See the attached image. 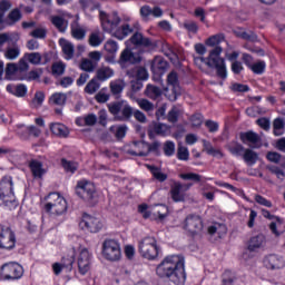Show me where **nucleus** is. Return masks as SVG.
<instances>
[{
  "mask_svg": "<svg viewBox=\"0 0 285 285\" xmlns=\"http://www.w3.org/2000/svg\"><path fill=\"white\" fill-rule=\"evenodd\" d=\"M141 61V55L130 49H124L120 53L118 63H139Z\"/></svg>",
  "mask_w": 285,
  "mask_h": 285,
  "instance_id": "obj_18",
  "label": "nucleus"
},
{
  "mask_svg": "<svg viewBox=\"0 0 285 285\" xmlns=\"http://www.w3.org/2000/svg\"><path fill=\"white\" fill-rule=\"evenodd\" d=\"M102 30L112 35V31L117 29L121 23V18L117 12L106 13L105 11L99 12Z\"/></svg>",
  "mask_w": 285,
  "mask_h": 285,
  "instance_id": "obj_10",
  "label": "nucleus"
},
{
  "mask_svg": "<svg viewBox=\"0 0 285 285\" xmlns=\"http://www.w3.org/2000/svg\"><path fill=\"white\" fill-rule=\"evenodd\" d=\"M47 203L45 204L46 213L50 215H63L68 210V203L58 193H51L46 198Z\"/></svg>",
  "mask_w": 285,
  "mask_h": 285,
  "instance_id": "obj_5",
  "label": "nucleus"
},
{
  "mask_svg": "<svg viewBox=\"0 0 285 285\" xmlns=\"http://www.w3.org/2000/svg\"><path fill=\"white\" fill-rule=\"evenodd\" d=\"M24 57L27 61L33 66H39V63H41V53L39 52L26 53Z\"/></svg>",
  "mask_w": 285,
  "mask_h": 285,
  "instance_id": "obj_53",
  "label": "nucleus"
},
{
  "mask_svg": "<svg viewBox=\"0 0 285 285\" xmlns=\"http://www.w3.org/2000/svg\"><path fill=\"white\" fill-rule=\"evenodd\" d=\"M21 9L20 8H16L13 10H11L7 17V23L9 26H14V23H18V21H21Z\"/></svg>",
  "mask_w": 285,
  "mask_h": 285,
  "instance_id": "obj_39",
  "label": "nucleus"
},
{
  "mask_svg": "<svg viewBox=\"0 0 285 285\" xmlns=\"http://www.w3.org/2000/svg\"><path fill=\"white\" fill-rule=\"evenodd\" d=\"M80 226L81 228H85V230H89V233H99V230L104 228V224H101V220L90 215H85L82 217Z\"/></svg>",
  "mask_w": 285,
  "mask_h": 285,
  "instance_id": "obj_15",
  "label": "nucleus"
},
{
  "mask_svg": "<svg viewBox=\"0 0 285 285\" xmlns=\"http://www.w3.org/2000/svg\"><path fill=\"white\" fill-rule=\"evenodd\" d=\"M102 255L109 262H119L121 259V246L115 239H106L102 243Z\"/></svg>",
  "mask_w": 285,
  "mask_h": 285,
  "instance_id": "obj_8",
  "label": "nucleus"
},
{
  "mask_svg": "<svg viewBox=\"0 0 285 285\" xmlns=\"http://www.w3.org/2000/svg\"><path fill=\"white\" fill-rule=\"evenodd\" d=\"M0 202H2L9 210H12L18 206L11 176H4L0 180Z\"/></svg>",
  "mask_w": 285,
  "mask_h": 285,
  "instance_id": "obj_4",
  "label": "nucleus"
},
{
  "mask_svg": "<svg viewBox=\"0 0 285 285\" xmlns=\"http://www.w3.org/2000/svg\"><path fill=\"white\" fill-rule=\"evenodd\" d=\"M92 259V254L88 248L83 247L80 249L78 255V271L81 275H86L90 271V262Z\"/></svg>",
  "mask_w": 285,
  "mask_h": 285,
  "instance_id": "obj_14",
  "label": "nucleus"
},
{
  "mask_svg": "<svg viewBox=\"0 0 285 285\" xmlns=\"http://www.w3.org/2000/svg\"><path fill=\"white\" fill-rule=\"evenodd\" d=\"M179 115H181V110L177 107H173L168 112L167 119L170 124H177L179 120Z\"/></svg>",
  "mask_w": 285,
  "mask_h": 285,
  "instance_id": "obj_52",
  "label": "nucleus"
},
{
  "mask_svg": "<svg viewBox=\"0 0 285 285\" xmlns=\"http://www.w3.org/2000/svg\"><path fill=\"white\" fill-rule=\"evenodd\" d=\"M264 246H266V236L258 234L249 239L247 248L250 253H257Z\"/></svg>",
  "mask_w": 285,
  "mask_h": 285,
  "instance_id": "obj_22",
  "label": "nucleus"
},
{
  "mask_svg": "<svg viewBox=\"0 0 285 285\" xmlns=\"http://www.w3.org/2000/svg\"><path fill=\"white\" fill-rule=\"evenodd\" d=\"M19 55H21V48L19 46L14 45L13 47H8L4 51L6 59H9V61H14V59H19Z\"/></svg>",
  "mask_w": 285,
  "mask_h": 285,
  "instance_id": "obj_38",
  "label": "nucleus"
},
{
  "mask_svg": "<svg viewBox=\"0 0 285 285\" xmlns=\"http://www.w3.org/2000/svg\"><path fill=\"white\" fill-rule=\"evenodd\" d=\"M208 234L218 235V237H222V235H226V226L222 224H215L213 226H209Z\"/></svg>",
  "mask_w": 285,
  "mask_h": 285,
  "instance_id": "obj_49",
  "label": "nucleus"
},
{
  "mask_svg": "<svg viewBox=\"0 0 285 285\" xmlns=\"http://www.w3.org/2000/svg\"><path fill=\"white\" fill-rule=\"evenodd\" d=\"M164 92L169 101H177V98L181 95V87H167Z\"/></svg>",
  "mask_w": 285,
  "mask_h": 285,
  "instance_id": "obj_33",
  "label": "nucleus"
},
{
  "mask_svg": "<svg viewBox=\"0 0 285 285\" xmlns=\"http://www.w3.org/2000/svg\"><path fill=\"white\" fill-rule=\"evenodd\" d=\"M190 188H193V183L181 184L179 181H174L169 190L173 202H186V193H188Z\"/></svg>",
  "mask_w": 285,
  "mask_h": 285,
  "instance_id": "obj_12",
  "label": "nucleus"
},
{
  "mask_svg": "<svg viewBox=\"0 0 285 285\" xmlns=\"http://www.w3.org/2000/svg\"><path fill=\"white\" fill-rule=\"evenodd\" d=\"M108 110L114 116L115 121H130V117H134L139 124H146L148 121L144 111L139 109L134 111L132 107L126 101L110 102Z\"/></svg>",
  "mask_w": 285,
  "mask_h": 285,
  "instance_id": "obj_3",
  "label": "nucleus"
},
{
  "mask_svg": "<svg viewBox=\"0 0 285 285\" xmlns=\"http://www.w3.org/2000/svg\"><path fill=\"white\" fill-rule=\"evenodd\" d=\"M89 46H92V48H98V46H101L104 43V35L100 33V31H94L89 35Z\"/></svg>",
  "mask_w": 285,
  "mask_h": 285,
  "instance_id": "obj_36",
  "label": "nucleus"
},
{
  "mask_svg": "<svg viewBox=\"0 0 285 285\" xmlns=\"http://www.w3.org/2000/svg\"><path fill=\"white\" fill-rule=\"evenodd\" d=\"M164 153L166 157H173L175 155V142L168 140L164 144Z\"/></svg>",
  "mask_w": 285,
  "mask_h": 285,
  "instance_id": "obj_62",
  "label": "nucleus"
},
{
  "mask_svg": "<svg viewBox=\"0 0 285 285\" xmlns=\"http://www.w3.org/2000/svg\"><path fill=\"white\" fill-rule=\"evenodd\" d=\"M262 215H263V217H265L266 219H269L272 222L269 224V229L272 230V233L274 235H276V237H279V232H277V228H279V226H282V224H284V219L271 214V212H268V209H263Z\"/></svg>",
  "mask_w": 285,
  "mask_h": 285,
  "instance_id": "obj_19",
  "label": "nucleus"
},
{
  "mask_svg": "<svg viewBox=\"0 0 285 285\" xmlns=\"http://www.w3.org/2000/svg\"><path fill=\"white\" fill-rule=\"evenodd\" d=\"M177 157L181 161H188V157H190V154L188 153V148L184 146L178 147Z\"/></svg>",
  "mask_w": 285,
  "mask_h": 285,
  "instance_id": "obj_63",
  "label": "nucleus"
},
{
  "mask_svg": "<svg viewBox=\"0 0 285 285\" xmlns=\"http://www.w3.org/2000/svg\"><path fill=\"white\" fill-rule=\"evenodd\" d=\"M109 130L115 135L116 139H124L126 137V132H128V126H111Z\"/></svg>",
  "mask_w": 285,
  "mask_h": 285,
  "instance_id": "obj_40",
  "label": "nucleus"
},
{
  "mask_svg": "<svg viewBox=\"0 0 285 285\" xmlns=\"http://www.w3.org/2000/svg\"><path fill=\"white\" fill-rule=\"evenodd\" d=\"M71 37L78 41L86 39V29H83L78 21L71 23Z\"/></svg>",
  "mask_w": 285,
  "mask_h": 285,
  "instance_id": "obj_30",
  "label": "nucleus"
},
{
  "mask_svg": "<svg viewBox=\"0 0 285 285\" xmlns=\"http://www.w3.org/2000/svg\"><path fill=\"white\" fill-rule=\"evenodd\" d=\"M222 52V47H216L209 51V56L207 58L194 56V63L197 66V68H199V70H204V66L215 68L217 77L220 79H226L228 73L226 71V61L220 57Z\"/></svg>",
  "mask_w": 285,
  "mask_h": 285,
  "instance_id": "obj_2",
  "label": "nucleus"
},
{
  "mask_svg": "<svg viewBox=\"0 0 285 285\" xmlns=\"http://www.w3.org/2000/svg\"><path fill=\"white\" fill-rule=\"evenodd\" d=\"M264 266L269 271H279L285 267V259L283 256L269 254L264 258Z\"/></svg>",
  "mask_w": 285,
  "mask_h": 285,
  "instance_id": "obj_16",
  "label": "nucleus"
},
{
  "mask_svg": "<svg viewBox=\"0 0 285 285\" xmlns=\"http://www.w3.org/2000/svg\"><path fill=\"white\" fill-rule=\"evenodd\" d=\"M138 250L141 257L145 259H157L159 257V253L161 249L159 248V245L157 244V238L153 236H146L139 242Z\"/></svg>",
  "mask_w": 285,
  "mask_h": 285,
  "instance_id": "obj_6",
  "label": "nucleus"
},
{
  "mask_svg": "<svg viewBox=\"0 0 285 285\" xmlns=\"http://www.w3.org/2000/svg\"><path fill=\"white\" fill-rule=\"evenodd\" d=\"M23 277V267L18 263H6L0 268V279L14 281Z\"/></svg>",
  "mask_w": 285,
  "mask_h": 285,
  "instance_id": "obj_9",
  "label": "nucleus"
},
{
  "mask_svg": "<svg viewBox=\"0 0 285 285\" xmlns=\"http://www.w3.org/2000/svg\"><path fill=\"white\" fill-rule=\"evenodd\" d=\"M145 96L148 97V99H151V101H159L164 95V90L160 87H157L156 85H147L145 89Z\"/></svg>",
  "mask_w": 285,
  "mask_h": 285,
  "instance_id": "obj_25",
  "label": "nucleus"
},
{
  "mask_svg": "<svg viewBox=\"0 0 285 285\" xmlns=\"http://www.w3.org/2000/svg\"><path fill=\"white\" fill-rule=\"evenodd\" d=\"M140 16L142 17L144 21H149L150 17H155L156 19L163 17L164 10H161L159 7L150 8V6H142L140 8Z\"/></svg>",
  "mask_w": 285,
  "mask_h": 285,
  "instance_id": "obj_20",
  "label": "nucleus"
},
{
  "mask_svg": "<svg viewBox=\"0 0 285 285\" xmlns=\"http://www.w3.org/2000/svg\"><path fill=\"white\" fill-rule=\"evenodd\" d=\"M237 277L230 269H226L223 274V285H233Z\"/></svg>",
  "mask_w": 285,
  "mask_h": 285,
  "instance_id": "obj_51",
  "label": "nucleus"
},
{
  "mask_svg": "<svg viewBox=\"0 0 285 285\" xmlns=\"http://www.w3.org/2000/svg\"><path fill=\"white\" fill-rule=\"evenodd\" d=\"M105 50L108 55H111L106 58V61L109 63H115V55H117L119 50V45L115 40H107L105 43Z\"/></svg>",
  "mask_w": 285,
  "mask_h": 285,
  "instance_id": "obj_26",
  "label": "nucleus"
},
{
  "mask_svg": "<svg viewBox=\"0 0 285 285\" xmlns=\"http://www.w3.org/2000/svg\"><path fill=\"white\" fill-rule=\"evenodd\" d=\"M29 167L33 177L38 179H41L46 175V169H43V165L39 160H31Z\"/></svg>",
  "mask_w": 285,
  "mask_h": 285,
  "instance_id": "obj_29",
  "label": "nucleus"
},
{
  "mask_svg": "<svg viewBox=\"0 0 285 285\" xmlns=\"http://www.w3.org/2000/svg\"><path fill=\"white\" fill-rule=\"evenodd\" d=\"M163 52L170 59V61H177V53L175 52V48L170 45H165L163 47Z\"/></svg>",
  "mask_w": 285,
  "mask_h": 285,
  "instance_id": "obj_57",
  "label": "nucleus"
},
{
  "mask_svg": "<svg viewBox=\"0 0 285 285\" xmlns=\"http://www.w3.org/2000/svg\"><path fill=\"white\" fill-rule=\"evenodd\" d=\"M266 157L268 161H272V164H279L282 161V154L277 151H269Z\"/></svg>",
  "mask_w": 285,
  "mask_h": 285,
  "instance_id": "obj_64",
  "label": "nucleus"
},
{
  "mask_svg": "<svg viewBox=\"0 0 285 285\" xmlns=\"http://www.w3.org/2000/svg\"><path fill=\"white\" fill-rule=\"evenodd\" d=\"M183 28H185V30L191 32L193 35H197V31L199 30V26H197V22L193 20L185 21L183 23Z\"/></svg>",
  "mask_w": 285,
  "mask_h": 285,
  "instance_id": "obj_58",
  "label": "nucleus"
},
{
  "mask_svg": "<svg viewBox=\"0 0 285 285\" xmlns=\"http://www.w3.org/2000/svg\"><path fill=\"white\" fill-rule=\"evenodd\" d=\"M179 177L185 181H196V183L202 181V176L195 173L180 174Z\"/></svg>",
  "mask_w": 285,
  "mask_h": 285,
  "instance_id": "obj_59",
  "label": "nucleus"
},
{
  "mask_svg": "<svg viewBox=\"0 0 285 285\" xmlns=\"http://www.w3.org/2000/svg\"><path fill=\"white\" fill-rule=\"evenodd\" d=\"M114 75H115V70H112V68L101 67L97 71V79H99V81H106L110 79V77H114Z\"/></svg>",
  "mask_w": 285,
  "mask_h": 285,
  "instance_id": "obj_37",
  "label": "nucleus"
},
{
  "mask_svg": "<svg viewBox=\"0 0 285 285\" xmlns=\"http://www.w3.org/2000/svg\"><path fill=\"white\" fill-rule=\"evenodd\" d=\"M127 153L134 157H148L147 142L134 141Z\"/></svg>",
  "mask_w": 285,
  "mask_h": 285,
  "instance_id": "obj_21",
  "label": "nucleus"
},
{
  "mask_svg": "<svg viewBox=\"0 0 285 285\" xmlns=\"http://www.w3.org/2000/svg\"><path fill=\"white\" fill-rule=\"evenodd\" d=\"M61 164L67 173H75L77 170V168L79 167V165H77V163L68 161V160H66V158L61 159Z\"/></svg>",
  "mask_w": 285,
  "mask_h": 285,
  "instance_id": "obj_60",
  "label": "nucleus"
},
{
  "mask_svg": "<svg viewBox=\"0 0 285 285\" xmlns=\"http://www.w3.org/2000/svg\"><path fill=\"white\" fill-rule=\"evenodd\" d=\"M183 228L189 233V235H199V233L204 230V220H202V216L190 214L185 218Z\"/></svg>",
  "mask_w": 285,
  "mask_h": 285,
  "instance_id": "obj_11",
  "label": "nucleus"
},
{
  "mask_svg": "<svg viewBox=\"0 0 285 285\" xmlns=\"http://www.w3.org/2000/svg\"><path fill=\"white\" fill-rule=\"evenodd\" d=\"M240 141L249 146V148H262V137L254 131L242 132Z\"/></svg>",
  "mask_w": 285,
  "mask_h": 285,
  "instance_id": "obj_17",
  "label": "nucleus"
},
{
  "mask_svg": "<svg viewBox=\"0 0 285 285\" xmlns=\"http://www.w3.org/2000/svg\"><path fill=\"white\" fill-rule=\"evenodd\" d=\"M242 157H243V160L245 161V164H247L248 166H255V164H257V161H259V154H257V151H255L250 148H245Z\"/></svg>",
  "mask_w": 285,
  "mask_h": 285,
  "instance_id": "obj_28",
  "label": "nucleus"
},
{
  "mask_svg": "<svg viewBox=\"0 0 285 285\" xmlns=\"http://www.w3.org/2000/svg\"><path fill=\"white\" fill-rule=\"evenodd\" d=\"M129 41L132 46H142L144 48H150V46H153V41L139 32L134 33Z\"/></svg>",
  "mask_w": 285,
  "mask_h": 285,
  "instance_id": "obj_27",
  "label": "nucleus"
},
{
  "mask_svg": "<svg viewBox=\"0 0 285 285\" xmlns=\"http://www.w3.org/2000/svg\"><path fill=\"white\" fill-rule=\"evenodd\" d=\"M254 75H264V70H266V62L261 60L253 66L249 67Z\"/></svg>",
  "mask_w": 285,
  "mask_h": 285,
  "instance_id": "obj_56",
  "label": "nucleus"
},
{
  "mask_svg": "<svg viewBox=\"0 0 285 285\" xmlns=\"http://www.w3.org/2000/svg\"><path fill=\"white\" fill-rule=\"evenodd\" d=\"M186 262L181 255L166 256L156 267L160 279H169L176 285L186 284Z\"/></svg>",
  "mask_w": 285,
  "mask_h": 285,
  "instance_id": "obj_1",
  "label": "nucleus"
},
{
  "mask_svg": "<svg viewBox=\"0 0 285 285\" xmlns=\"http://www.w3.org/2000/svg\"><path fill=\"white\" fill-rule=\"evenodd\" d=\"M42 75H43V69L38 68L29 71L21 79L24 81H37V79H40Z\"/></svg>",
  "mask_w": 285,
  "mask_h": 285,
  "instance_id": "obj_44",
  "label": "nucleus"
},
{
  "mask_svg": "<svg viewBox=\"0 0 285 285\" xmlns=\"http://www.w3.org/2000/svg\"><path fill=\"white\" fill-rule=\"evenodd\" d=\"M67 99L68 96H66V94L56 92L50 97L49 101L53 104V106H66Z\"/></svg>",
  "mask_w": 285,
  "mask_h": 285,
  "instance_id": "obj_41",
  "label": "nucleus"
},
{
  "mask_svg": "<svg viewBox=\"0 0 285 285\" xmlns=\"http://www.w3.org/2000/svg\"><path fill=\"white\" fill-rule=\"evenodd\" d=\"M275 137H282L284 135L285 120L284 118H276L273 122Z\"/></svg>",
  "mask_w": 285,
  "mask_h": 285,
  "instance_id": "obj_42",
  "label": "nucleus"
},
{
  "mask_svg": "<svg viewBox=\"0 0 285 285\" xmlns=\"http://www.w3.org/2000/svg\"><path fill=\"white\" fill-rule=\"evenodd\" d=\"M124 88H126V83L121 79L110 82V91L112 92V95H119L124 92Z\"/></svg>",
  "mask_w": 285,
  "mask_h": 285,
  "instance_id": "obj_46",
  "label": "nucleus"
},
{
  "mask_svg": "<svg viewBox=\"0 0 285 285\" xmlns=\"http://www.w3.org/2000/svg\"><path fill=\"white\" fill-rule=\"evenodd\" d=\"M153 177L157 179V181H166L168 179V175L161 173V169L159 167L155 166H148Z\"/></svg>",
  "mask_w": 285,
  "mask_h": 285,
  "instance_id": "obj_48",
  "label": "nucleus"
},
{
  "mask_svg": "<svg viewBox=\"0 0 285 285\" xmlns=\"http://www.w3.org/2000/svg\"><path fill=\"white\" fill-rule=\"evenodd\" d=\"M76 195L80 197L87 204L95 205L97 202V187L90 180L82 179L79 180L76 185Z\"/></svg>",
  "mask_w": 285,
  "mask_h": 285,
  "instance_id": "obj_7",
  "label": "nucleus"
},
{
  "mask_svg": "<svg viewBox=\"0 0 285 285\" xmlns=\"http://www.w3.org/2000/svg\"><path fill=\"white\" fill-rule=\"evenodd\" d=\"M167 83L171 88H179V76L177 75V71L168 73Z\"/></svg>",
  "mask_w": 285,
  "mask_h": 285,
  "instance_id": "obj_50",
  "label": "nucleus"
},
{
  "mask_svg": "<svg viewBox=\"0 0 285 285\" xmlns=\"http://www.w3.org/2000/svg\"><path fill=\"white\" fill-rule=\"evenodd\" d=\"M59 46L62 50V55L67 61H70L75 57V45L67 40L66 38L59 39Z\"/></svg>",
  "mask_w": 285,
  "mask_h": 285,
  "instance_id": "obj_24",
  "label": "nucleus"
},
{
  "mask_svg": "<svg viewBox=\"0 0 285 285\" xmlns=\"http://www.w3.org/2000/svg\"><path fill=\"white\" fill-rule=\"evenodd\" d=\"M132 32H135V29H132L130 24L128 23H124L121 26L118 24V27H116V29L112 31L111 37L119 39V41H124V39L132 35Z\"/></svg>",
  "mask_w": 285,
  "mask_h": 285,
  "instance_id": "obj_23",
  "label": "nucleus"
},
{
  "mask_svg": "<svg viewBox=\"0 0 285 285\" xmlns=\"http://www.w3.org/2000/svg\"><path fill=\"white\" fill-rule=\"evenodd\" d=\"M50 21L55 28H57L58 31L60 32H66L68 30V20H66L61 16H52L50 18Z\"/></svg>",
  "mask_w": 285,
  "mask_h": 285,
  "instance_id": "obj_31",
  "label": "nucleus"
},
{
  "mask_svg": "<svg viewBox=\"0 0 285 285\" xmlns=\"http://www.w3.org/2000/svg\"><path fill=\"white\" fill-rule=\"evenodd\" d=\"M224 41V35H216L212 36L207 41L206 45L210 46L212 48H219V43Z\"/></svg>",
  "mask_w": 285,
  "mask_h": 285,
  "instance_id": "obj_55",
  "label": "nucleus"
},
{
  "mask_svg": "<svg viewBox=\"0 0 285 285\" xmlns=\"http://www.w3.org/2000/svg\"><path fill=\"white\" fill-rule=\"evenodd\" d=\"M168 68V62L157 57L151 62L153 72H157L158 70H166Z\"/></svg>",
  "mask_w": 285,
  "mask_h": 285,
  "instance_id": "obj_45",
  "label": "nucleus"
},
{
  "mask_svg": "<svg viewBox=\"0 0 285 285\" xmlns=\"http://www.w3.org/2000/svg\"><path fill=\"white\" fill-rule=\"evenodd\" d=\"M16 65L18 68V72H28V70L30 69V65H28V58H26V56H23Z\"/></svg>",
  "mask_w": 285,
  "mask_h": 285,
  "instance_id": "obj_61",
  "label": "nucleus"
},
{
  "mask_svg": "<svg viewBox=\"0 0 285 285\" xmlns=\"http://www.w3.org/2000/svg\"><path fill=\"white\" fill-rule=\"evenodd\" d=\"M137 104L141 110L145 112H153L155 110V104H153L150 100L146 98H140L137 100Z\"/></svg>",
  "mask_w": 285,
  "mask_h": 285,
  "instance_id": "obj_47",
  "label": "nucleus"
},
{
  "mask_svg": "<svg viewBox=\"0 0 285 285\" xmlns=\"http://www.w3.org/2000/svg\"><path fill=\"white\" fill-rule=\"evenodd\" d=\"M266 169L269 170L272 175H276L277 179H281V181H284L285 173L279 167L275 165H268Z\"/></svg>",
  "mask_w": 285,
  "mask_h": 285,
  "instance_id": "obj_54",
  "label": "nucleus"
},
{
  "mask_svg": "<svg viewBox=\"0 0 285 285\" xmlns=\"http://www.w3.org/2000/svg\"><path fill=\"white\" fill-rule=\"evenodd\" d=\"M17 244V237L14 232L10 227H3L0 225V248L6 250H12Z\"/></svg>",
  "mask_w": 285,
  "mask_h": 285,
  "instance_id": "obj_13",
  "label": "nucleus"
},
{
  "mask_svg": "<svg viewBox=\"0 0 285 285\" xmlns=\"http://www.w3.org/2000/svg\"><path fill=\"white\" fill-rule=\"evenodd\" d=\"M99 88H101V83H99V80H97V78H92L85 87V92L87 95H95V92H97Z\"/></svg>",
  "mask_w": 285,
  "mask_h": 285,
  "instance_id": "obj_43",
  "label": "nucleus"
},
{
  "mask_svg": "<svg viewBox=\"0 0 285 285\" xmlns=\"http://www.w3.org/2000/svg\"><path fill=\"white\" fill-rule=\"evenodd\" d=\"M227 150L230 153V155H234V157H242L246 148L237 141H232L227 145Z\"/></svg>",
  "mask_w": 285,
  "mask_h": 285,
  "instance_id": "obj_32",
  "label": "nucleus"
},
{
  "mask_svg": "<svg viewBox=\"0 0 285 285\" xmlns=\"http://www.w3.org/2000/svg\"><path fill=\"white\" fill-rule=\"evenodd\" d=\"M50 130L52 135H57L58 137H68V128L59 122H53L50 125Z\"/></svg>",
  "mask_w": 285,
  "mask_h": 285,
  "instance_id": "obj_34",
  "label": "nucleus"
},
{
  "mask_svg": "<svg viewBox=\"0 0 285 285\" xmlns=\"http://www.w3.org/2000/svg\"><path fill=\"white\" fill-rule=\"evenodd\" d=\"M79 68L83 70V72H95V70H97V63L92 62L89 58H82Z\"/></svg>",
  "mask_w": 285,
  "mask_h": 285,
  "instance_id": "obj_35",
  "label": "nucleus"
}]
</instances>
